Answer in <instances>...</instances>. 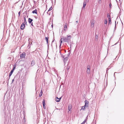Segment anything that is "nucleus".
<instances>
[{"instance_id": "obj_42", "label": "nucleus", "mask_w": 124, "mask_h": 124, "mask_svg": "<svg viewBox=\"0 0 124 124\" xmlns=\"http://www.w3.org/2000/svg\"><path fill=\"white\" fill-rule=\"evenodd\" d=\"M56 109H57V110H60V109H58V108H57Z\"/></svg>"}, {"instance_id": "obj_14", "label": "nucleus", "mask_w": 124, "mask_h": 124, "mask_svg": "<svg viewBox=\"0 0 124 124\" xmlns=\"http://www.w3.org/2000/svg\"><path fill=\"white\" fill-rule=\"evenodd\" d=\"M35 64V61H32L31 63V65L32 66H34Z\"/></svg>"}, {"instance_id": "obj_32", "label": "nucleus", "mask_w": 124, "mask_h": 124, "mask_svg": "<svg viewBox=\"0 0 124 124\" xmlns=\"http://www.w3.org/2000/svg\"><path fill=\"white\" fill-rule=\"evenodd\" d=\"M15 68H16L15 66H14L12 70H13L14 71V70L15 69Z\"/></svg>"}, {"instance_id": "obj_5", "label": "nucleus", "mask_w": 124, "mask_h": 124, "mask_svg": "<svg viewBox=\"0 0 124 124\" xmlns=\"http://www.w3.org/2000/svg\"><path fill=\"white\" fill-rule=\"evenodd\" d=\"M25 25L24 23H23L21 25V29L22 30H23L25 27Z\"/></svg>"}, {"instance_id": "obj_6", "label": "nucleus", "mask_w": 124, "mask_h": 124, "mask_svg": "<svg viewBox=\"0 0 124 124\" xmlns=\"http://www.w3.org/2000/svg\"><path fill=\"white\" fill-rule=\"evenodd\" d=\"M61 97H60L59 98H58L57 97H56L55 99V101L57 102H58L61 100Z\"/></svg>"}, {"instance_id": "obj_26", "label": "nucleus", "mask_w": 124, "mask_h": 124, "mask_svg": "<svg viewBox=\"0 0 124 124\" xmlns=\"http://www.w3.org/2000/svg\"><path fill=\"white\" fill-rule=\"evenodd\" d=\"M66 56V55H63V54L62 55V57L63 58H64Z\"/></svg>"}, {"instance_id": "obj_39", "label": "nucleus", "mask_w": 124, "mask_h": 124, "mask_svg": "<svg viewBox=\"0 0 124 124\" xmlns=\"http://www.w3.org/2000/svg\"><path fill=\"white\" fill-rule=\"evenodd\" d=\"M116 21L115 22V27H116Z\"/></svg>"}, {"instance_id": "obj_47", "label": "nucleus", "mask_w": 124, "mask_h": 124, "mask_svg": "<svg viewBox=\"0 0 124 124\" xmlns=\"http://www.w3.org/2000/svg\"><path fill=\"white\" fill-rule=\"evenodd\" d=\"M67 69H69L68 68H67Z\"/></svg>"}, {"instance_id": "obj_36", "label": "nucleus", "mask_w": 124, "mask_h": 124, "mask_svg": "<svg viewBox=\"0 0 124 124\" xmlns=\"http://www.w3.org/2000/svg\"><path fill=\"white\" fill-rule=\"evenodd\" d=\"M14 81V79H13L12 80V83H13Z\"/></svg>"}, {"instance_id": "obj_38", "label": "nucleus", "mask_w": 124, "mask_h": 124, "mask_svg": "<svg viewBox=\"0 0 124 124\" xmlns=\"http://www.w3.org/2000/svg\"><path fill=\"white\" fill-rule=\"evenodd\" d=\"M107 70H108V68H107Z\"/></svg>"}, {"instance_id": "obj_16", "label": "nucleus", "mask_w": 124, "mask_h": 124, "mask_svg": "<svg viewBox=\"0 0 124 124\" xmlns=\"http://www.w3.org/2000/svg\"><path fill=\"white\" fill-rule=\"evenodd\" d=\"M32 21H33V20L32 19H31L30 18H29V19L28 22H29V23H31L32 22Z\"/></svg>"}, {"instance_id": "obj_19", "label": "nucleus", "mask_w": 124, "mask_h": 124, "mask_svg": "<svg viewBox=\"0 0 124 124\" xmlns=\"http://www.w3.org/2000/svg\"><path fill=\"white\" fill-rule=\"evenodd\" d=\"M43 93V92H42V91L41 90V92H40L39 94V97H41Z\"/></svg>"}, {"instance_id": "obj_20", "label": "nucleus", "mask_w": 124, "mask_h": 124, "mask_svg": "<svg viewBox=\"0 0 124 124\" xmlns=\"http://www.w3.org/2000/svg\"><path fill=\"white\" fill-rule=\"evenodd\" d=\"M24 23H24V24H25V23H26V20L25 17H24Z\"/></svg>"}, {"instance_id": "obj_24", "label": "nucleus", "mask_w": 124, "mask_h": 124, "mask_svg": "<svg viewBox=\"0 0 124 124\" xmlns=\"http://www.w3.org/2000/svg\"><path fill=\"white\" fill-rule=\"evenodd\" d=\"M98 2L99 4H101V0H98Z\"/></svg>"}, {"instance_id": "obj_31", "label": "nucleus", "mask_w": 124, "mask_h": 124, "mask_svg": "<svg viewBox=\"0 0 124 124\" xmlns=\"http://www.w3.org/2000/svg\"><path fill=\"white\" fill-rule=\"evenodd\" d=\"M61 39H61V40H60V42L61 44H60V46H61V43L62 42V40Z\"/></svg>"}, {"instance_id": "obj_13", "label": "nucleus", "mask_w": 124, "mask_h": 124, "mask_svg": "<svg viewBox=\"0 0 124 124\" xmlns=\"http://www.w3.org/2000/svg\"><path fill=\"white\" fill-rule=\"evenodd\" d=\"M68 52L69 53L68 54L66 55V56L67 57L69 56L70 55V50L68 51Z\"/></svg>"}, {"instance_id": "obj_15", "label": "nucleus", "mask_w": 124, "mask_h": 124, "mask_svg": "<svg viewBox=\"0 0 124 124\" xmlns=\"http://www.w3.org/2000/svg\"><path fill=\"white\" fill-rule=\"evenodd\" d=\"M37 10L36 9L35 10H34L32 11V13L37 14Z\"/></svg>"}, {"instance_id": "obj_46", "label": "nucleus", "mask_w": 124, "mask_h": 124, "mask_svg": "<svg viewBox=\"0 0 124 124\" xmlns=\"http://www.w3.org/2000/svg\"><path fill=\"white\" fill-rule=\"evenodd\" d=\"M70 46H71V45L70 44ZM71 48V47H70V48Z\"/></svg>"}, {"instance_id": "obj_2", "label": "nucleus", "mask_w": 124, "mask_h": 124, "mask_svg": "<svg viewBox=\"0 0 124 124\" xmlns=\"http://www.w3.org/2000/svg\"><path fill=\"white\" fill-rule=\"evenodd\" d=\"M90 71V67L89 65H88L87 67L86 72L88 74H89Z\"/></svg>"}, {"instance_id": "obj_12", "label": "nucleus", "mask_w": 124, "mask_h": 124, "mask_svg": "<svg viewBox=\"0 0 124 124\" xmlns=\"http://www.w3.org/2000/svg\"><path fill=\"white\" fill-rule=\"evenodd\" d=\"M94 21L92 22V23H91V27L92 28L94 26Z\"/></svg>"}, {"instance_id": "obj_34", "label": "nucleus", "mask_w": 124, "mask_h": 124, "mask_svg": "<svg viewBox=\"0 0 124 124\" xmlns=\"http://www.w3.org/2000/svg\"><path fill=\"white\" fill-rule=\"evenodd\" d=\"M20 11H19L18 13V14L19 16H20Z\"/></svg>"}, {"instance_id": "obj_17", "label": "nucleus", "mask_w": 124, "mask_h": 124, "mask_svg": "<svg viewBox=\"0 0 124 124\" xmlns=\"http://www.w3.org/2000/svg\"><path fill=\"white\" fill-rule=\"evenodd\" d=\"M48 37H45V39L46 40L47 43V44H48Z\"/></svg>"}, {"instance_id": "obj_18", "label": "nucleus", "mask_w": 124, "mask_h": 124, "mask_svg": "<svg viewBox=\"0 0 124 124\" xmlns=\"http://www.w3.org/2000/svg\"><path fill=\"white\" fill-rule=\"evenodd\" d=\"M86 2L85 1H84V4L83 7L84 8L86 6Z\"/></svg>"}, {"instance_id": "obj_40", "label": "nucleus", "mask_w": 124, "mask_h": 124, "mask_svg": "<svg viewBox=\"0 0 124 124\" xmlns=\"http://www.w3.org/2000/svg\"><path fill=\"white\" fill-rule=\"evenodd\" d=\"M89 1V0H86L85 1H86H86L88 2Z\"/></svg>"}, {"instance_id": "obj_33", "label": "nucleus", "mask_w": 124, "mask_h": 124, "mask_svg": "<svg viewBox=\"0 0 124 124\" xmlns=\"http://www.w3.org/2000/svg\"><path fill=\"white\" fill-rule=\"evenodd\" d=\"M109 7H110V8L112 6L111 4V3H110L109 4Z\"/></svg>"}, {"instance_id": "obj_35", "label": "nucleus", "mask_w": 124, "mask_h": 124, "mask_svg": "<svg viewBox=\"0 0 124 124\" xmlns=\"http://www.w3.org/2000/svg\"><path fill=\"white\" fill-rule=\"evenodd\" d=\"M43 108L44 109H45L46 108V107L45 106H45H43Z\"/></svg>"}, {"instance_id": "obj_7", "label": "nucleus", "mask_w": 124, "mask_h": 124, "mask_svg": "<svg viewBox=\"0 0 124 124\" xmlns=\"http://www.w3.org/2000/svg\"><path fill=\"white\" fill-rule=\"evenodd\" d=\"M68 57H67L66 56L64 58V63H65L68 60Z\"/></svg>"}, {"instance_id": "obj_21", "label": "nucleus", "mask_w": 124, "mask_h": 124, "mask_svg": "<svg viewBox=\"0 0 124 124\" xmlns=\"http://www.w3.org/2000/svg\"><path fill=\"white\" fill-rule=\"evenodd\" d=\"M104 24H107V19H105L104 20Z\"/></svg>"}, {"instance_id": "obj_28", "label": "nucleus", "mask_w": 124, "mask_h": 124, "mask_svg": "<svg viewBox=\"0 0 124 124\" xmlns=\"http://www.w3.org/2000/svg\"><path fill=\"white\" fill-rule=\"evenodd\" d=\"M28 41H29V45H30V41H31V39H28Z\"/></svg>"}, {"instance_id": "obj_48", "label": "nucleus", "mask_w": 124, "mask_h": 124, "mask_svg": "<svg viewBox=\"0 0 124 124\" xmlns=\"http://www.w3.org/2000/svg\"><path fill=\"white\" fill-rule=\"evenodd\" d=\"M67 69H69L68 68H67Z\"/></svg>"}, {"instance_id": "obj_27", "label": "nucleus", "mask_w": 124, "mask_h": 124, "mask_svg": "<svg viewBox=\"0 0 124 124\" xmlns=\"http://www.w3.org/2000/svg\"><path fill=\"white\" fill-rule=\"evenodd\" d=\"M107 17L108 19H109V18H110V16L109 15H107Z\"/></svg>"}, {"instance_id": "obj_10", "label": "nucleus", "mask_w": 124, "mask_h": 124, "mask_svg": "<svg viewBox=\"0 0 124 124\" xmlns=\"http://www.w3.org/2000/svg\"><path fill=\"white\" fill-rule=\"evenodd\" d=\"M13 71H14L13 70H11L10 72L9 75V79L11 75L12 74V73H13Z\"/></svg>"}, {"instance_id": "obj_30", "label": "nucleus", "mask_w": 124, "mask_h": 124, "mask_svg": "<svg viewBox=\"0 0 124 124\" xmlns=\"http://www.w3.org/2000/svg\"><path fill=\"white\" fill-rule=\"evenodd\" d=\"M52 7H51L49 9V10H48V11H50L51 10H52Z\"/></svg>"}, {"instance_id": "obj_22", "label": "nucleus", "mask_w": 124, "mask_h": 124, "mask_svg": "<svg viewBox=\"0 0 124 124\" xmlns=\"http://www.w3.org/2000/svg\"><path fill=\"white\" fill-rule=\"evenodd\" d=\"M42 104L43 106H45V101L44 100H43L42 102Z\"/></svg>"}, {"instance_id": "obj_25", "label": "nucleus", "mask_w": 124, "mask_h": 124, "mask_svg": "<svg viewBox=\"0 0 124 124\" xmlns=\"http://www.w3.org/2000/svg\"><path fill=\"white\" fill-rule=\"evenodd\" d=\"M86 121V120H85L82 123H81L80 124H84L85 123Z\"/></svg>"}, {"instance_id": "obj_29", "label": "nucleus", "mask_w": 124, "mask_h": 124, "mask_svg": "<svg viewBox=\"0 0 124 124\" xmlns=\"http://www.w3.org/2000/svg\"><path fill=\"white\" fill-rule=\"evenodd\" d=\"M98 35H96V36H95V38L96 39H98Z\"/></svg>"}, {"instance_id": "obj_43", "label": "nucleus", "mask_w": 124, "mask_h": 124, "mask_svg": "<svg viewBox=\"0 0 124 124\" xmlns=\"http://www.w3.org/2000/svg\"><path fill=\"white\" fill-rule=\"evenodd\" d=\"M51 26L52 27H53V25H51Z\"/></svg>"}, {"instance_id": "obj_41", "label": "nucleus", "mask_w": 124, "mask_h": 124, "mask_svg": "<svg viewBox=\"0 0 124 124\" xmlns=\"http://www.w3.org/2000/svg\"><path fill=\"white\" fill-rule=\"evenodd\" d=\"M116 73V72H115V73H114V76H115V74Z\"/></svg>"}, {"instance_id": "obj_23", "label": "nucleus", "mask_w": 124, "mask_h": 124, "mask_svg": "<svg viewBox=\"0 0 124 124\" xmlns=\"http://www.w3.org/2000/svg\"><path fill=\"white\" fill-rule=\"evenodd\" d=\"M85 108H86L85 107H84V106H83L82 107V108L81 109V110L82 109H83V110H85Z\"/></svg>"}, {"instance_id": "obj_4", "label": "nucleus", "mask_w": 124, "mask_h": 124, "mask_svg": "<svg viewBox=\"0 0 124 124\" xmlns=\"http://www.w3.org/2000/svg\"><path fill=\"white\" fill-rule=\"evenodd\" d=\"M25 53H24L20 55L21 58H25Z\"/></svg>"}, {"instance_id": "obj_44", "label": "nucleus", "mask_w": 124, "mask_h": 124, "mask_svg": "<svg viewBox=\"0 0 124 124\" xmlns=\"http://www.w3.org/2000/svg\"><path fill=\"white\" fill-rule=\"evenodd\" d=\"M76 22H77V23H78V21H76Z\"/></svg>"}, {"instance_id": "obj_45", "label": "nucleus", "mask_w": 124, "mask_h": 124, "mask_svg": "<svg viewBox=\"0 0 124 124\" xmlns=\"http://www.w3.org/2000/svg\"><path fill=\"white\" fill-rule=\"evenodd\" d=\"M54 41V40H53L52 41V42H53Z\"/></svg>"}, {"instance_id": "obj_37", "label": "nucleus", "mask_w": 124, "mask_h": 124, "mask_svg": "<svg viewBox=\"0 0 124 124\" xmlns=\"http://www.w3.org/2000/svg\"><path fill=\"white\" fill-rule=\"evenodd\" d=\"M31 25L32 26H33V23H31Z\"/></svg>"}, {"instance_id": "obj_3", "label": "nucleus", "mask_w": 124, "mask_h": 124, "mask_svg": "<svg viewBox=\"0 0 124 124\" xmlns=\"http://www.w3.org/2000/svg\"><path fill=\"white\" fill-rule=\"evenodd\" d=\"M85 104L84 105V107H85L86 108H88V103L89 101H88L85 100Z\"/></svg>"}, {"instance_id": "obj_1", "label": "nucleus", "mask_w": 124, "mask_h": 124, "mask_svg": "<svg viewBox=\"0 0 124 124\" xmlns=\"http://www.w3.org/2000/svg\"><path fill=\"white\" fill-rule=\"evenodd\" d=\"M67 37H64L63 39V41L68 43L70 41L71 37L70 35H67Z\"/></svg>"}, {"instance_id": "obj_9", "label": "nucleus", "mask_w": 124, "mask_h": 124, "mask_svg": "<svg viewBox=\"0 0 124 124\" xmlns=\"http://www.w3.org/2000/svg\"><path fill=\"white\" fill-rule=\"evenodd\" d=\"M108 25L111 24V21L110 18L108 19Z\"/></svg>"}, {"instance_id": "obj_8", "label": "nucleus", "mask_w": 124, "mask_h": 124, "mask_svg": "<svg viewBox=\"0 0 124 124\" xmlns=\"http://www.w3.org/2000/svg\"><path fill=\"white\" fill-rule=\"evenodd\" d=\"M67 24L66 23H65L64 27V31H66L67 30Z\"/></svg>"}, {"instance_id": "obj_11", "label": "nucleus", "mask_w": 124, "mask_h": 124, "mask_svg": "<svg viewBox=\"0 0 124 124\" xmlns=\"http://www.w3.org/2000/svg\"><path fill=\"white\" fill-rule=\"evenodd\" d=\"M71 106L70 105H69L68 106V110L69 111L71 110Z\"/></svg>"}]
</instances>
